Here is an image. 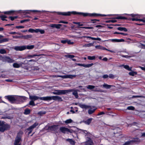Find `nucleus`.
Masks as SVG:
<instances>
[{
    "label": "nucleus",
    "instance_id": "obj_1",
    "mask_svg": "<svg viewBox=\"0 0 145 145\" xmlns=\"http://www.w3.org/2000/svg\"><path fill=\"white\" fill-rule=\"evenodd\" d=\"M57 13L59 14H61L64 16H69L71 14H78L80 15H82L84 16H110L111 14L105 15L103 14H97L95 13L90 14L87 13H83L77 12L76 11L68 12H58Z\"/></svg>",
    "mask_w": 145,
    "mask_h": 145
},
{
    "label": "nucleus",
    "instance_id": "obj_2",
    "mask_svg": "<svg viewBox=\"0 0 145 145\" xmlns=\"http://www.w3.org/2000/svg\"><path fill=\"white\" fill-rule=\"evenodd\" d=\"M72 91V90H56L53 93L55 95H60L65 94Z\"/></svg>",
    "mask_w": 145,
    "mask_h": 145
},
{
    "label": "nucleus",
    "instance_id": "obj_3",
    "mask_svg": "<svg viewBox=\"0 0 145 145\" xmlns=\"http://www.w3.org/2000/svg\"><path fill=\"white\" fill-rule=\"evenodd\" d=\"M10 128L9 125L7 124H4L0 121V131L3 132Z\"/></svg>",
    "mask_w": 145,
    "mask_h": 145
},
{
    "label": "nucleus",
    "instance_id": "obj_4",
    "mask_svg": "<svg viewBox=\"0 0 145 145\" xmlns=\"http://www.w3.org/2000/svg\"><path fill=\"white\" fill-rule=\"evenodd\" d=\"M60 131L64 133H67L68 134L69 133H72L74 132V131L72 129H70L68 128L65 127H61L59 129Z\"/></svg>",
    "mask_w": 145,
    "mask_h": 145
},
{
    "label": "nucleus",
    "instance_id": "obj_5",
    "mask_svg": "<svg viewBox=\"0 0 145 145\" xmlns=\"http://www.w3.org/2000/svg\"><path fill=\"white\" fill-rule=\"evenodd\" d=\"M130 16H131L133 17H134L136 16H137V18H132L131 20L133 21H140L142 22H145V20L142 19H140L138 18H140V16L138 15V14H131L129 15Z\"/></svg>",
    "mask_w": 145,
    "mask_h": 145
},
{
    "label": "nucleus",
    "instance_id": "obj_6",
    "mask_svg": "<svg viewBox=\"0 0 145 145\" xmlns=\"http://www.w3.org/2000/svg\"><path fill=\"white\" fill-rule=\"evenodd\" d=\"M22 134L23 132L21 131H20L18 133V136L16 138L14 143V145H20L19 142L21 140V137H18V136L21 135Z\"/></svg>",
    "mask_w": 145,
    "mask_h": 145
},
{
    "label": "nucleus",
    "instance_id": "obj_7",
    "mask_svg": "<svg viewBox=\"0 0 145 145\" xmlns=\"http://www.w3.org/2000/svg\"><path fill=\"white\" fill-rule=\"evenodd\" d=\"M7 99L11 103H13L18 99V97L16 96L10 95L6 97Z\"/></svg>",
    "mask_w": 145,
    "mask_h": 145
},
{
    "label": "nucleus",
    "instance_id": "obj_8",
    "mask_svg": "<svg viewBox=\"0 0 145 145\" xmlns=\"http://www.w3.org/2000/svg\"><path fill=\"white\" fill-rule=\"evenodd\" d=\"M2 61L3 62H7L8 63H12L14 62V60L11 59L10 57L5 56L2 58Z\"/></svg>",
    "mask_w": 145,
    "mask_h": 145
},
{
    "label": "nucleus",
    "instance_id": "obj_9",
    "mask_svg": "<svg viewBox=\"0 0 145 145\" xmlns=\"http://www.w3.org/2000/svg\"><path fill=\"white\" fill-rule=\"evenodd\" d=\"M95 48L97 49H100L102 50H106L108 51L114 53L115 52L113 51L110 50L108 49H107L105 48L104 47L100 46V45H97L96 46H95Z\"/></svg>",
    "mask_w": 145,
    "mask_h": 145
},
{
    "label": "nucleus",
    "instance_id": "obj_10",
    "mask_svg": "<svg viewBox=\"0 0 145 145\" xmlns=\"http://www.w3.org/2000/svg\"><path fill=\"white\" fill-rule=\"evenodd\" d=\"M14 50L16 51H22L26 49L25 46H16L14 48Z\"/></svg>",
    "mask_w": 145,
    "mask_h": 145
},
{
    "label": "nucleus",
    "instance_id": "obj_11",
    "mask_svg": "<svg viewBox=\"0 0 145 145\" xmlns=\"http://www.w3.org/2000/svg\"><path fill=\"white\" fill-rule=\"evenodd\" d=\"M38 124L37 123H35L33 125L29 127L27 130L29 131V132L28 133L29 134L32 132L33 129L38 125Z\"/></svg>",
    "mask_w": 145,
    "mask_h": 145
},
{
    "label": "nucleus",
    "instance_id": "obj_12",
    "mask_svg": "<svg viewBox=\"0 0 145 145\" xmlns=\"http://www.w3.org/2000/svg\"><path fill=\"white\" fill-rule=\"evenodd\" d=\"M77 65L78 66H83L86 68H89L92 66L93 65V63L88 64H82L81 63H77Z\"/></svg>",
    "mask_w": 145,
    "mask_h": 145
},
{
    "label": "nucleus",
    "instance_id": "obj_13",
    "mask_svg": "<svg viewBox=\"0 0 145 145\" xmlns=\"http://www.w3.org/2000/svg\"><path fill=\"white\" fill-rule=\"evenodd\" d=\"M41 97H39L35 95H29V98L32 101H34L38 99L40 100Z\"/></svg>",
    "mask_w": 145,
    "mask_h": 145
},
{
    "label": "nucleus",
    "instance_id": "obj_14",
    "mask_svg": "<svg viewBox=\"0 0 145 145\" xmlns=\"http://www.w3.org/2000/svg\"><path fill=\"white\" fill-rule=\"evenodd\" d=\"M52 99L55 101H62L61 98L58 96H52Z\"/></svg>",
    "mask_w": 145,
    "mask_h": 145
},
{
    "label": "nucleus",
    "instance_id": "obj_15",
    "mask_svg": "<svg viewBox=\"0 0 145 145\" xmlns=\"http://www.w3.org/2000/svg\"><path fill=\"white\" fill-rule=\"evenodd\" d=\"M58 126L57 125H54L49 127V129L53 131H56L58 129Z\"/></svg>",
    "mask_w": 145,
    "mask_h": 145
},
{
    "label": "nucleus",
    "instance_id": "obj_16",
    "mask_svg": "<svg viewBox=\"0 0 145 145\" xmlns=\"http://www.w3.org/2000/svg\"><path fill=\"white\" fill-rule=\"evenodd\" d=\"M52 96H47L41 97L40 98V100L44 101H50L52 100Z\"/></svg>",
    "mask_w": 145,
    "mask_h": 145
},
{
    "label": "nucleus",
    "instance_id": "obj_17",
    "mask_svg": "<svg viewBox=\"0 0 145 145\" xmlns=\"http://www.w3.org/2000/svg\"><path fill=\"white\" fill-rule=\"evenodd\" d=\"M61 26V24H52L50 25V26L52 28H56L57 29H59L60 27Z\"/></svg>",
    "mask_w": 145,
    "mask_h": 145
},
{
    "label": "nucleus",
    "instance_id": "obj_18",
    "mask_svg": "<svg viewBox=\"0 0 145 145\" xmlns=\"http://www.w3.org/2000/svg\"><path fill=\"white\" fill-rule=\"evenodd\" d=\"M78 105L81 108H82L86 109L89 108L90 106H89L85 105L84 104H82L81 103H79Z\"/></svg>",
    "mask_w": 145,
    "mask_h": 145
},
{
    "label": "nucleus",
    "instance_id": "obj_19",
    "mask_svg": "<svg viewBox=\"0 0 145 145\" xmlns=\"http://www.w3.org/2000/svg\"><path fill=\"white\" fill-rule=\"evenodd\" d=\"M88 140L85 142V144L86 145H93V142L92 141L91 139L88 138Z\"/></svg>",
    "mask_w": 145,
    "mask_h": 145
},
{
    "label": "nucleus",
    "instance_id": "obj_20",
    "mask_svg": "<svg viewBox=\"0 0 145 145\" xmlns=\"http://www.w3.org/2000/svg\"><path fill=\"white\" fill-rule=\"evenodd\" d=\"M103 88H105L106 89H108L110 88L112 86L110 85H108L104 83L101 86Z\"/></svg>",
    "mask_w": 145,
    "mask_h": 145
},
{
    "label": "nucleus",
    "instance_id": "obj_21",
    "mask_svg": "<svg viewBox=\"0 0 145 145\" xmlns=\"http://www.w3.org/2000/svg\"><path fill=\"white\" fill-rule=\"evenodd\" d=\"M66 141L69 142L71 145H74L75 144V142L72 139L68 138L66 140Z\"/></svg>",
    "mask_w": 145,
    "mask_h": 145
},
{
    "label": "nucleus",
    "instance_id": "obj_22",
    "mask_svg": "<svg viewBox=\"0 0 145 145\" xmlns=\"http://www.w3.org/2000/svg\"><path fill=\"white\" fill-rule=\"evenodd\" d=\"M132 143L133 142H135L137 143H138L140 142H141V140L138 138H134L133 139L131 140Z\"/></svg>",
    "mask_w": 145,
    "mask_h": 145
},
{
    "label": "nucleus",
    "instance_id": "obj_23",
    "mask_svg": "<svg viewBox=\"0 0 145 145\" xmlns=\"http://www.w3.org/2000/svg\"><path fill=\"white\" fill-rule=\"evenodd\" d=\"M93 119L92 118H90L86 120L83 121V122H84L86 124L89 125L91 122L92 120Z\"/></svg>",
    "mask_w": 145,
    "mask_h": 145
},
{
    "label": "nucleus",
    "instance_id": "obj_24",
    "mask_svg": "<svg viewBox=\"0 0 145 145\" xmlns=\"http://www.w3.org/2000/svg\"><path fill=\"white\" fill-rule=\"evenodd\" d=\"M18 98L20 101L22 102L27 99V98L25 97H19Z\"/></svg>",
    "mask_w": 145,
    "mask_h": 145
},
{
    "label": "nucleus",
    "instance_id": "obj_25",
    "mask_svg": "<svg viewBox=\"0 0 145 145\" xmlns=\"http://www.w3.org/2000/svg\"><path fill=\"white\" fill-rule=\"evenodd\" d=\"M76 76V75H72L71 74H68L66 75V78L72 79L73 78H75Z\"/></svg>",
    "mask_w": 145,
    "mask_h": 145
},
{
    "label": "nucleus",
    "instance_id": "obj_26",
    "mask_svg": "<svg viewBox=\"0 0 145 145\" xmlns=\"http://www.w3.org/2000/svg\"><path fill=\"white\" fill-rule=\"evenodd\" d=\"M123 66V67L125 69L129 71H131V69L132 68V67H129L127 65H123L122 66Z\"/></svg>",
    "mask_w": 145,
    "mask_h": 145
},
{
    "label": "nucleus",
    "instance_id": "obj_27",
    "mask_svg": "<svg viewBox=\"0 0 145 145\" xmlns=\"http://www.w3.org/2000/svg\"><path fill=\"white\" fill-rule=\"evenodd\" d=\"M77 91H78V90H74L72 92V94L74 95L76 98H77L78 97Z\"/></svg>",
    "mask_w": 145,
    "mask_h": 145
},
{
    "label": "nucleus",
    "instance_id": "obj_28",
    "mask_svg": "<svg viewBox=\"0 0 145 145\" xmlns=\"http://www.w3.org/2000/svg\"><path fill=\"white\" fill-rule=\"evenodd\" d=\"M32 36L31 35H27L22 36L24 39H28L29 38H31L32 37Z\"/></svg>",
    "mask_w": 145,
    "mask_h": 145
},
{
    "label": "nucleus",
    "instance_id": "obj_29",
    "mask_svg": "<svg viewBox=\"0 0 145 145\" xmlns=\"http://www.w3.org/2000/svg\"><path fill=\"white\" fill-rule=\"evenodd\" d=\"M112 40V42H120L122 41H124V40L123 39H112L111 40Z\"/></svg>",
    "mask_w": 145,
    "mask_h": 145
},
{
    "label": "nucleus",
    "instance_id": "obj_30",
    "mask_svg": "<svg viewBox=\"0 0 145 145\" xmlns=\"http://www.w3.org/2000/svg\"><path fill=\"white\" fill-rule=\"evenodd\" d=\"M29 11H31V12H45V11H39V10H25L24 12H25L26 13H29Z\"/></svg>",
    "mask_w": 145,
    "mask_h": 145
},
{
    "label": "nucleus",
    "instance_id": "obj_31",
    "mask_svg": "<svg viewBox=\"0 0 145 145\" xmlns=\"http://www.w3.org/2000/svg\"><path fill=\"white\" fill-rule=\"evenodd\" d=\"M117 29L118 30L120 31H123L126 32L127 31V30L126 28L124 27H118Z\"/></svg>",
    "mask_w": 145,
    "mask_h": 145
},
{
    "label": "nucleus",
    "instance_id": "obj_32",
    "mask_svg": "<svg viewBox=\"0 0 145 145\" xmlns=\"http://www.w3.org/2000/svg\"><path fill=\"white\" fill-rule=\"evenodd\" d=\"M96 110V108L95 109H89L88 110V113L89 114H91L94 113L95 110Z\"/></svg>",
    "mask_w": 145,
    "mask_h": 145
},
{
    "label": "nucleus",
    "instance_id": "obj_33",
    "mask_svg": "<svg viewBox=\"0 0 145 145\" xmlns=\"http://www.w3.org/2000/svg\"><path fill=\"white\" fill-rule=\"evenodd\" d=\"M13 67L14 68H19L21 65L20 64H19L17 63H14L13 64Z\"/></svg>",
    "mask_w": 145,
    "mask_h": 145
},
{
    "label": "nucleus",
    "instance_id": "obj_34",
    "mask_svg": "<svg viewBox=\"0 0 145 145\" xmlns=\"http://www.w3.org/2000/svg\"><path fill=\"white\" fill-rule=\"evenodd\" d=\"M93 44L92 43H90L89 44H86L83 45L84 47H89L93 46Z\"/></svg>",
    "mask_w": 145,
    "mask_h": 145
},
{
    "label": "nucleus",
    "instance_id": "obj_35",
    "mask_svg": "<svg viewBox=\"0 0 145 145\" xmlns=\"http://www.w3.org/2000/svg\"><path fill=\"white\" fill-rule=\"evenodd\" d=\"M96 57L95 56H88V58L90 60H93L95 59Z\"/></svg>",
    "mask_w": 145,
    "mask_h": 145
},
{
    "label": "nucleus",
    "instance_id": "obj_36",
    "mask_svg": "<svg viewBox=\"0 0 145 145\" xmlns=\"http://www.w3.org/2000/svg\"><path fill=\"white\" fill-rule=\"evenodd\" d=\"M137 72H136L132 71L129 73V74L131 76H134L137 74Z\"/></svg>",
    "mask_w": 145,
    "mask_h": 145
},
{
    "label": "nucleus",
    "instance_id": "obj_37",
    "mask_svg": "<svg viewBox=\"0 0 145 145\" xmlns=\"http://www.w3.org/2000/svg\"><path fill=\"white\" fill-rule=\"evenodd\" d=\"M87 88L88 89H92L95 88V86L92 85H89L87 86Z\"/></svg>",
    "mask_w": 145,
    "mask_h": 145
},
{
    "label": "nucleus",
    "instance_id": "obj_38",
    "mask_svg": "<svg viewBox=\"0 0 145 145\" xmlns=\"http://www.w3.org/2000/svg\"><path fill=\"white\" fill-rule=\"evenodd\" d=\"M81 132L84 133L85 134V135H88L89 136L90 135V133L89 132H88L86 131H85V130H82Z\"/></svg>",
    "mask_w": 145,
    "mask_h": 145
},
{
    "label": "nucleus",
    "instance_id": "obj_39",
    "mask_svg": "<svg viewBox=\"0 0 145 145\" xmlns=\"http://www.w3.org/2000/svg\"><path fill=\"white\" fill-rule=\"evenodd\" d=\"M6 53V50L3 49H1L0 50V53L2 54H5Z\"/></svg>",
    "mask_w": 145,
    "mask_h": 145
},
{
    "label": "nucleus",
    "instance_id": "obj_40",
    "mask_svg": "<svg viewBox=\"0 0 145 145\" xmlns=\"http://www.w3.org/2000/svg\"><path fill=\"white\" fill-rule=\"evenodd\" d=\"M13 12H14L13 11L11 10V11H10L4 12H3V13L4 14H11Z\"/></svg>",
    "mask_w": 145,
    "mask_h": 145
},
{
    "label": "nucleus",
    "instance_id": "obj_41",
    "mask_svg": "<svg viewBox=\"0 0 145 145\" xmlns=\"http://www.w3.org/2000/svg\"><path fill=\"white\" fill-rule=\"evenodd\" d=\"M26 47V48H27L28 49H31L33 48L34 47V46L33 45H28Z\"/></svg>",
    "mask_w": 145,
    "mask_h": 145
},
{
    "label": "nucleus",
    "instance_id": "obj_42",
    "mask_svg": "<svg viewBox=\"0 0 145 145\" xmlns=\"http://www.w3.org/2000/svg\"><path fill=\"white\" fill-rule=\"evenodd\" d=\"M0 17L1 18V19L3 21H4V20H7L5 19V18H7V17L4 15H1L0 16Z\"/></svg>",
    "mask_w": 145,
    "mask_h": 145
},
{
    "label": "nucleus",
    "instance_id": "obj_43",
    "mask_svg": "<svg viewBox=\"0 0 145 145\" xmlns=\"http://www.w3.org/2000/svg\"><path fill=\"white\" fill-rule=\"evenodd\" d=\"M30 112V110L29 109H27L25 110L24 113L25 114H28Z\"/></svg>",
    "mask_w": 145,
    "mask_h": 145
},
{
    "label": "nucleus",
    "instance_id": "obj_44",
    "mask_svg": "<svg viewBox=\"0 0 145 145\" xmlns=\"http://www.w3.org/2000/svg\"><path fill=\"white\" fill-rule=\"evenodd\" d=\"M46 113V112L45 111H40L37 114L40 116H42L43 114H45Z\"/></svg>",
    "mask_w": 145,
    "mask_h": 145
},
{
    "label": "nucleus",
    "instance_id": "obj_45",
    "mask_svg": "<svg viewBox=\"0 0 145 145\" xmlns=\"http://www.w3.org/2000/svg\"><path fill=\"white\" fill-rule=\"evenodd\" d=\"M132 141H131V140L127 141L125 142L123 145H130L131 144H132Z\"/></svg>",
    "mask_w": 145,
    "mask_h": 145
},
{
    "label": "nucleus",
    "instance_id": "obj_46",
    "mask_svg": "<svg viewBox=\"0 0 145 145\" xmlns=\"http://www.w3.org/2000/svg\"><path fill=\"white\" fill-rule=\"evenodd\" d=\"M65 57H67L71 59L74 57L75 56L73 55H68L65 56Z\"/></svg>",
    "mask_w": 145,
    "mask_h": 145
},
{
    "label": "nucleus",
    "instance_id": "obj_47",
    "mask_svg": "<svg viewBox=\"0 0 145 145\" xmlns=\"http://www.w3.org/2000/svg\"><path fill=\"white\" fill-rule=\"evenodd\" d=\"M94 91H97V92H104V91L103 90H101L99 89H98L97 88H95L94 89Z\"/></svg>",
    "mask_w": 145,
    "mask_h": 145
},
{
    "label": "nucleus",
    "instance_id": "obj_48",
    "mask_svg": "<svg viewBox=\"0 0 145 145\" xmlns=\"http://www.w3.org/2000/svg\"><path fill=\"white\" fill-rule=\"evenodd\" d=\"M116 19H126L127 18L125 17L120 16L117 17Z\"/></svg>",
    "mask_w": 145,
    "mask_h": 145
},
{
    "label": "nucleus",
    "instance_id": "obj_49",
    "mask_svg": "<svg viewBox=\"0 0 145 145\" xmlns=\"http://www.w3.org/2000/svg\"><path fill=\"white\" fill-rule=\"evenodd\" d=\"M29 105H32L33 106H35V104L34 102V101H31L29 102Z\"/></svg>",
    "mask_w": 145,
    "mask_h": 145
},
{
    "label": "nucleus",
    "instance_id": "obj_50",
    "mask_svg": "<svg viewBox=\"0 0 145 145\" xmlns=\"http://www.w3.org/2000/svg\"><path fill=\"white\" fill-rule=\"evenodd\" d=\"M127 109L129 110H133L135 109V108L132 106H130L127 107Z\"/></svg>",
    "mask_w": 145,
    "mask_h": 145
},
{
    "label": "nucleus",
    "instance_id": "obj_51",
    "mask_svg": "<svg viewBox=\"0 0 145 145\" xmlns=\"http://www.w3.org/2000/svg\"><path fill=\"white\" fill-rule=\"evenodd\" d=\"M80 28H84L85 29H91L93 28V27H80Z\"/></svg>",
    "mask_w": 145,
    "mask_h": 145
},
{
    "label": "nucleus",
    "instance_id": "obj_52",
    "mask_svg": "<svg viewBox=\"0 0 145 145\" xmlns=\"http://www.w3.org/2000/svg\"><path fill=\"white\" fill-rule=\"evenodd\" d=\"M72 120L71 119L67 120H66L65 122L67 123H71L72 122Z\"/></svg>",
    "mask_w": 145,
    "mask_h": 145
},
{
    "label": "nucleus",
    "instance_id": "obj_53",
    "mask_svg": "<svg viewBox=\"0 0 145 145\" xmlns=\"http://www.w3.org/2000/svg\"><path fill=\"white\" fill-rule=\"evenodd\" d=\"M8 40L9 39L8 38H4L1 40L2 43L4 42H7L8 41Z\"/></svg>",
    "mask_w": 145,
    "mask_h": 145
},
{
    "label": "nucleus",
    "instance_id": "obj_54",
    "mask_svg": "<svg viewBox=\"0 0 145 145\" xmlns=\"http://www.w3.org/2000/svg\"><path fill=\"white\" fill-rule=\"evenodd\" d=\"M67 43L69 44H74V42L71 41L70 40H67Z\"/></svg>",
    "mask_w": 145,
    "mask_h": 145
},
{
    "label": "nucleus",
    "instance_id": "obj_55",
    "mask_svg": "<svg viewBox=\"0 0 145 145\" xmlns=\"http://www.w3.org/2000/svg\"><path fill=\"white\" fill-rule=\"evenodd\" d=\"M12 37L14 39H18L22 37V36H18L17 35L13 36H12Z\"/></svg>",
    "mask_w": 145,
    "mask_h": 145
},
{
    "label": "nucleus",
    "instance_id": "obj_56",
    "mask_svg": "<svg viewBox=\"0 0 145 145\" xmlns=\"http://www.w3.org/2000/svg\"><path fill=\"white\" fill-rule=\"evenodd\" d=\"M34 29H31V28L29 29L28 30V31L29 32H31V33H34Z\"/></svg>",
    "mask_w": 145,
    "mask_h": 145
},
{
    "label": "nucleus",
    "instance_id": "obj_57",
    "mask_svg": "<svg viewBox=\"0 0 145 145\" xmlns=\"http://www.w3.org/2000/svg\"><path fill=\"white\" fill-rule=\"evenodd\" d=\"M108 77H109L110 78L112 79L114 78V75L112 74H110L109 75V76H108Z\"/></svg>",
    "mask_w": 145,
    "mask_h": 145
},
{
    "label": "nucleus",
    "instance_id": "obj_58",
    "mask_svg": "<svg viewBox=\"0 0 145 145\" xmlns=\"http://www.w3.org/2000/svg\"><path fill=\"white\" fill-rule=\"evenodd\" d=\"M73 23L76 24L78 25V26L79 27L80 25V22H73Z\"/></svg>",
    "mask_w": 145,
    "mask_h": 145
},
{
    "label": "nucleus",
    "instance_id": "obj_59",
    "mask_svg": "<svg viewBox=\"0 0 145 145\" xmlns=\"http://www.w3.org/2000/svg\"><path fill=\"white\" fill-rule=\"evenodd\" d=\"M29 21V19L24 20L21 21L20 23H22L25 22Z\"/></svg>",
    "mask_w": 145,
    "mask_h": 145
},
{
    "label": "nucleus",
    "instance_id": "obj_60",
    "mask_svg": "<svg viewBox=\"0 0 145 145\" xmlns=\"http://www.w3.org/2000/svg\"><path fill=\"white\" fill-rule=\"evenodd\" d=\"M114 34H121V35H126V34H125L123 33H119V32H115L114 33Z\"/></svg>",
    "mask_w": 145,
    "mask_h": 145
},
{
    "label": "nucleus",
    "instance_id": "obj_61",
    "mask_svg": "<svg viewBox=\"0 0 145 145\" xmlns=\"http://www.w3.org/2000/svg\"><path fill=\"white\" fill-rule=\"evenodd\" d=\"M15 27L16 28L18 29H21V28H24V27L23 26H16Z\"/></svg>",
    "mask_w": 145,
    "mask_h": 145
},
{
    "label": "nucleus",
    "instance_id": "obj_62",
    "mask_svg": "<svg viewBox=\"0 0 145 145\" xmlns=\"http://www.w3.org/2000/svg\"><path fill=\"white\" fill-rule=\"evenodd\" d=\"M41 34H43L44 33V30L39 29V31Z\"/></svg>",
    "mask_w": 145,
    "mask_h": 145
},
{
    "label": "nucleus",
    "instance_id": "obj_63",
    "mask_svg": "<svg viewBox=\"0 0 145 145\" xmlns=\"http://www.w3.org/2000/svg\"><path fill=\"white\" fill-rule=\"evenodd\" d=\"M108 77V76L107 74H105L103 76V77L104 78H107Z\"/></svg>",
    "mask_w": 145,
    "mask_h": 145
},
{
    "label": "nucleus",
    "instance_id": "obj_64",
    "mask_svg": "<svg viewBox=\"0 0 145 145\" xmlns=\"http://www.w3.org/2000/svg\"><path fill=\"white\" fill-rule=\"evenodd\" d=\"M61 42L63 44H65L67 42V40H61Z\"/></svg>",
    "mask_w": 145,
    "mask_h": 145
}]
</instances>
